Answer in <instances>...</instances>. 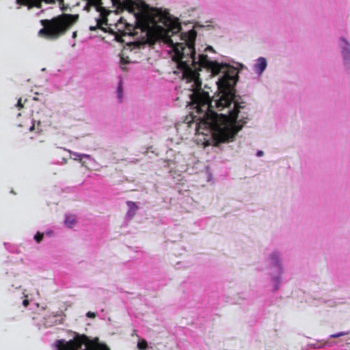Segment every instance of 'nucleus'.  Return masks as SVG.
Wrapping results in <instances>:
<instances>
[{
  "mask_svg": "<svg viewBox=\"0 0 350 350\" xmlns=\"http://www.w3.org/2000/svg\"><path fill=\"white\" fill-rule=\"evenodd\" d=\"M118 8L133 14L135 25L120 17L113 27L107 26L106 16L110 11L103 6L102 0L96 1L92 7L100 17L96 19L97 27L113 34L129 35L133 40L124 47L120 66L136 63L142 50L152 47L165 50L176 65L174 73L182 79L188 92L193 124L198 134L205 135L206 145H218L232 142L237 133L248 119V108L239 103L234 88L237 72L228 64L219 63L204 52L212 51L207 46L196 55L195 33H183L178 19L161 9L154 8L142 0H110ZM190 122V121L189 122Z\"/></svg>",
  "mask_w": 350,
  "mask_h": 350,
  "instance_id": "f257e3e1",
  "label": "nucleus"
},
{
  "mask_svg": "<svg viewBox=\"0 0 350 350\" xmlns=\"http://www.w3.org/2000/svg\"><path fill=\"white\" fill-rule=\"evenodd\" d=\"M79 18L78 15L63 14L51 20H42L43 27L38 35L49 39H56L64 34L66 31Z\"/></svg>",
  "mask_w": 350,
  "mask_h": 350,
  "instance_id": "f03ea898",
  "label": "nucleus"
},
{
  "mask_svg": "<svg viewBox=\"0 0 350 350\" xmlns=\"http://www.w3.org/2000/svg\"><path fill=\"white\" fill-rule=\"evenodd\" d=\"M57 350H110L107 345L100 343L98 338L90 339L85 334H77L72 340H57Z\"/></svg>",
  "mask_w": 350,
  "mask_h": 350,
  "instance_id": "7ed1b4c3",
  "label": "nucleus"
},
{
  "mask_svg": "<svg viewBox=\"0 0 350 350\" xmlns=\"http://www.w3.org/2000/svg\"><path fill=\"white\" fill-rule=\"evenodd\" d=\"M338 46L340 49L345 68L350 75V43L347 39L341 37L338 40Z\"/></svg>",
  "mask_w": 350,
  "mask_h": 350,
  "instance_id": "20e7f679",
  "label": "nucleus"
},
{
  "mask_svg": "<svg viewBox=\"0 0 350 350\" xmlns=\"http://www.w3.org/2000/svg\"><path fill=\"white\" fill-rule=\"evenodd\" d=\"M55 1L56 0H16L18 4L28 5L29 8L33 6L40 8L42 2H44L46 4H53Z\"/></svg>",
  "mask_w": 350,
  "mask_h": 350,
  "instance_id": "39448f33",
  "label": "nucleus"
},
{
  "mask_svg": "<svg viewBox=\"0 0 350 350\" xmlns=\"http://www.w3.org/2000/svg\"><path fill=\"white\" fill-rule=\"evenodd\" d=\"M267 59L263 57H260L256 60V63L253 66V70L256 74L260 76L267 68Z\"/></svg>",
  "mask_w": 350,
  "mask_h": 350,
  "instance_id": "423d86ee",
  "label": "nucleus"
},
{
  "mask_svg": "<svg viewBox=\"0 0 350 350\" xmlns=\"http://www.w3.org/2000/svg\"><path fill=\"white\" fill-rule=\"evenodd\" d=\"M64 150L66 151H68L70 154H71L73 157H72L74 160L75 161H81V165L83 167H87L86 165H85V162L84 161H82L81 159H88L90 161H94V159L90 155V154H81V153H78V152H73L70 150H68V149H66V148H63Z\"/></svg>",
  "mask_w": 350,
  "mask_h": 350,
  "instance_id": "0eeeda50",
  "label": "nucleus"
},
{
  "mask_svg": "<svg viewBox=\"0 0 350 350\" xmlns=\"http://www.w3.org/2000/svg\"><path fill=\"white\" fill-rule=\"evenodd\" d=\"M126 205L128 206V211L126 213V217L127 219L131 220L136 214L139 207L132 201H127Z\"/></svg>",
  "mask_w": 350,
  "mask_h": 350,
  "instance_id": "6e6552de",
  "label": "nucleus"
},
{
  "mask_svg": "<svg viewBox=\"0 0 350 350\" xmlns=\"http://www.w3.org/2000/svg\"><path fill=\"white\" fill-rule=\"evenodd\" d=\"M78 222L77 215L74 214H66L64 224L67 228H72L75 227Z\"/></svg>",
  "mask_w": 350,
  "mask_h": 350,
  "instance_id": "1a4fd4ad",
  "label": "nucleus"
},
{
  "mask_svg": "<svg viewBox=\"0 0 350 350\" xmlns=\"http://www.w3.org/2000/svg\"><path fill=\"white\" fill-rule=\"evenodd\" d=\"M271 262L273 266H276L280 273H282V267L280 264V255L278 252H273L270 256Z\"/></svg>",
  "mask_w": 350,
  "mask_h": 350,
  "instance_id": "9d476101",
  "label": "nucleus"
},
{
  "mask_svg": "<svg viewBox=\"0 0 350 350\" xmlns=\"http://www.w3.org/2000/svg\"><path fill=\"white\" fill-rule=\"evenodd\" d=\"M117 99L121 103L123 100L124 97V90H123V85H122V81L120 80L118 83V86L117 88Z\"/></svg>",
  "mask_w": 350,
  "mask_h": 350,
  "instance_id": "9b49d317",
  "label": "nucleus"
},
{
  "mask_svg": "<svg viewBox=\"0 0 350 350\" xmlns=\"http://www.w3.org/2000/svg\"><path fill=\"white\" fill-rule=\"evenodd\" d=\"M139 350H146L148 349V342L145 339H142L137 342Z\"/></svg>",
  "mask_w": 350,
  "mask_h": 350,
  "instance_id": "f8f14e48",
  "label": "nucleus"
},
{
  "mask_svg": "<svg viewBox=\"0 0 350 350\" xmlns=\"http://www.w3.org/2000/svg\"><path fill=\"white\" fill-rule=\"evenodd\" d=\"M349 334V332L347 331V332H338V333H336V334H333L332 335H330L329 338H339V337H341V336H347Z\"/></svg>",
  "mask_w": 350,
  "mask_h": 350,
  "instance_id": "ddd939ff",
  "label": "nucleus"
},
{
  "mask_svg": "<svg viewBox=\"0 0 350 350\" xmlns=\"http://www.w3.org/2000/svg\"><path fill=\"white\" fill-rule=\"evenodd\" d=\"M35 241H42V239L44 238V233H41L40 232H38L33 237Z\"/></svg>",
  "mask_w": 350,
  "mask_h": 350,
  "instance_id": "4468645a",
  "label": "nucleus"
},
{
  "mask_svg": "<svg viewBox=\"0 0 350 350\" xmlns=\"http://www.w3.org/2000/svg\"><path fill=\"white\" fill-rule=\"evenodd\" d=\"M273 282H274V288H273V290L274 291H277L278 288H279V284L280 282V280L279 278H275L273 279Z\"/></svg>",
  "mask_w": 350,
  "mask_h": 350,
  "instance_id": "2eb2a0df",
  "label": "nucleus"
},
{
  "mask_svg": "<svg viewBox=\"0 0 350 350\" xmlns=\"http://www.w3.org/2000/svg\"><path fill=\"white\" fill-rule=\"evenodd\" d=\"M86 315L90 318H94L96 317V314L92 312H88Z\"/></svg>",
  "mask_w": 350,
  "mask_h": 350,
  "instance_id": "dca6fc26",
  "label": "nucleus"
},
{
  "mask_svg": "<svg viewBox=\"0 0 350 350\" xmlns=\"http://www.w3.org/2000/svg\"><path fill=\"white\" fill-rule=\"evenodd\" d=\"M23 304L25 307H27L29 306V300L27 299H25L23 301Z\"/></svg>",
  "mask_w": 350,
  "mask_h": 350,
  "instance_id": "f3484780",
  "label": "nucleus"
},
{
  "mask_svg": "<svg viewBox=\"0 0 350 350\" xmlns=\"http://www.w3.org/2000/svg\"><path fill=\"white\" fill-rule=\"evenodd\" d=\"M16 105H17L18 107H20V108H21L23 107V104H22V102H21V98H20L18 100V103H17Z\"/></svg>",
  "mask_w": 350,
  "mask_h": 350,
  "instance_id": "a211bd4d",
  "label": "nucleus"
},
{
  "mask_svg": "<svg viewBox=\"0 0 350 350\" xmlns=\"http://www.w3.org/2000/svg\"><path fill=\"white\" fill-rule=\"evenodd\" d=\"M256 155L258 157H261V156L263 155V152L262 150H259V151L257 152Z\"/></svg>",
  "mask_w": 350,
  "mask_h": 350,
  "instance_id": "6ab92c4d",
  "label": "nucleus"
},
{
  "mask_svg": "<svg viewBox=\"0 0 350 350\" xmlns=\"http://www.w3.org/2000/svg\"><path fill=\"white\" fill-rule=\"evenodd\" d=\"M46 235H48L50 237L51 235L53 234V231H51V230L46 231Z\"/></svg>",
  "mask_w": 350,
  "mask_h": 350,
  "instance_id": "aec40b11",
  "label": "nucleus"
},
{
  "mask_svg": "<svg viewBox=\"0 0 350 350\" xmlns=\"http://www.w3.org/2000/svg\"><path fill=\"white\" fill-rule=\"evenodd\" d=\"M35 129V124L33 123V125L30 127L29 131H32Z\"/></svg>",
  "mask_w": 350,
  "mask_h": 350,
  "instance_id": "412c9836",
  "label": "nucleus"
},
{
  "mask_svg": "<svg viewBox=\"0 0 350 350\" xmlns=\"http://www.w3.org/2000/svg\"><path fill=\"white\" fill-rule=\"evenodd\" d=\"M76 36H77V31H74V32L72 33V38H76Z\"/></svg>",
  "mask_w": 350,
  "mask_h": 350,
  "instance_id": "4be33fe9",
  "label": "nucleus"
},
{
  "mask_svg": "<svg viewBox=\"0 0 350 350\" xmlns=\"http://www.w3.org/2000/svg\"><path fill=\"white\" fill-rule=\"evenodd\" d=\"M62 161L64 163H66L67 162V160L66 159H63Z\"/></svg>",
  "mask_w": 350,
  "mask_h": 350,
  "instance_id": "5701e85b",
  "label": "nucleus"
}]
</instances>
